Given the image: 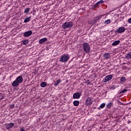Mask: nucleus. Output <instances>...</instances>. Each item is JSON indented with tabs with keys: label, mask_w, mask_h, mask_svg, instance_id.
<instances>
[{
	"label": "nucleus",
	"mask_w": 131,
	"mask_h": 131,
	"mask_svg": "<svg viewBox=\"0 0 131 131\" xmlns=\"http://www.w3.org/2000/svg\"><path fill=\"white\" fill-rule=\"evenodd\" d=\"M48 41V38L45 37V38H43L42 39H40L39 40V43L41 45V43H43V42H46V41Z\"/></svg>",
	"instance_id": "f8f14e48"
},
{
	"label": "nucleus",
	"mask_w": 131,
	"mask_h": 131,
	"mask_svg": "<svg viewBox=\"0 0 131 131\" xmlns=\"http://www.w3.org/2000/svg\"><path fill=\"white\" fill-rule=\"evenodd\" d=\"M126 59H127V60H129V59H131V52H129L127 54L125 55Z\"/></svg>",
	"instance_id": "f3484780"
},
{
	"label": "nucleus",
	"mask_w": 131,
	"mask_h": 131,
	"mask_svg": "<svg viewBox=\"0 0 131 131\" xmlns=\"http://www.w3.org/2000/svg\"><path fill=\"white\" fill-rule=\"evenodd\" d=\"M82 93L81 92H76L73 94V99H79L81 97Z\"/></svg>",
	"instance_id": "39448f33"
},
{
	"label": "nucleus",
	"mask_w": 131,
	"mask_h": 131,
	"mask_svg": "<svg viewBox=\"0 0 131 131\" xmlns=\"http://www.w3.org/2000/svg\"><path fill=\"white\" fill-rule=\"evenodd\" d=\"M105 105H106V104H105V103H102L100 105V107H98V109L99 110H100V109H103V108H104V107H105Z\"/></svg>",
	"instance_id": "6ab92c4d"
},
{
	"label": "nucleus",
	"mask_w": 131,
	"mask_h": 131,
	"mask_svg": "<svg viewBox=\"0 0 131 131\" xmlns=\"http://www.w3.org/2000/svg\"><path fill=\"white\" fill-rule=\"evenodd\" d=\"M47 82H42L41 83L40 85L41 88H46V86H47Z\"/></svg>",
	"instance_id": "aec40b11"
},
{
	"label": "nucleus",
	"mask_w": 131,
	"mask_h": 131,
	"mask_svg": "<svg viewBox=\"0 0 131 131\" xmlns=\"http://www.w3.org/2000/svg\"><path fill=\"white\" fill-rule=\"evenodd\" d=\"M112 106H113V103H112V102H110L109 103H108L106 105L107 108H111V107H112Z\"/></svg>",
	"instance_id": "4be33fe9"
},
{
	"label": "nucleus",
	"mask_w": 131,
	"mask_h": 131,
	"mask_svg": "<svg viewBox=\"0 0 131 131\" xmlns=\"http://www.w3.org/2000/svg\"><path fill=\"white\" fill-rule=\"evenodd\" d=\"M73 105L76 107H77L79 105V101L78 100H75L73 101Z\"/></svg>",
	"instance_id": "2eb2a0df"
},
{
	"label": "nucleus",
	"mask_w": 131,
	"mask_h": 131,
	"mask_svg": "<svg viewBox=\"0 0 131 131\" xmlns=\"http://www.w3.org/2000/svg\"><path fill=\"white\" fill-rule=\"evenodd\" d=\"M30 19H31V16L26 17L24 20V23H27V22H29V21H30Z\"/></svg>",
	"instance_id": "a211bd4d"
},
{
	"label": "nucleus",
	"mask_w": 131,
	"mask_h": 131,
	"mask_svg": "<svg viewBox=\"0 0 131 131\" xmlns=\"http://www.w3.org/2000/svg\"><path fill=\"white\" fill-rule=\"evenodd\" d=\"M14 123H10L9 124H5V126L6 127V129H10V128H12V127H14Z\"/></svg>",
	"instance_id": "9b49d317"
},
{
	"label": "nucleus",
	"mask_w": 131,
	"mask_h": 131,
	"mask_svg": "<svg viewBox=\"0 0 131 131\" xmlns=\"http://www.w3.org/2000/svg\"><path fill=\"white\" fill-rule=\"evenodd\" d=\"M126 92H127V90H126V89H124V90H123L122 91L120 92L119 93V94H123V93H126Z\"/></svg>",
	"instance_id": "393cba45"
},
{
	"label": "nucleus",
	"mask_w": 131,
	"mask_h": 131,
	"mask_svg": "<svg viewBox=\"0 0 131 131\" xmlns=\"http://www.w3.org/2000/svg\"><path fill=\"white\" fill-rule=\"evenodd\" d=\"M54 86H58V85H59V83L61 82V79H58L56 81H54Z\"/></svg>",
	"instance_id": "ddd939ff"
},
{
	"label": "nucleus",
	"mask_w": 131,
	"mask_h": 131,
	"mask_svg": "<svg viewBox=\"0 0 131 131\" xmlns=\"http://www.w3.org/2000/svg\"><path fill=\"white\" fill-rule=\"evenodd\" d=\"M125 80H126V79L125 78V77H122L120 79V81L121 82H124V81H125Z\"/></svg>",
	"instance_id": "a878e982"
},
{
	"label": "nucleus",
	"mask_w": 131,
	"mask_h": 131,
	"mask_svg": "<svg viewBox=\"0 0 131 131\" xmlns=\"http://www.w3.org/2000/svg\"><path fill=\"white\" fill-rule=\"evenodd\" d=\"M110 23H111V20H110V19H107L105 21V24H110Z\"/></svg>",
	"instance_id": "bb28decb"
},
{
	"label": "nucleus",
	"mask_w": 131,
	"mask_h": 131,
	"mask_svg": "<svg viewBox=\"0 0 131 131\" xmlns=\"http://www.w3.org/2000/svg\"><path fill=\"white\" fill-rule=\"evenodd\" d=\"M23 45L25 46V45H27L29 42V39H25L21 41Z\"/></svg>",
	"instance_id": "dca6fc26"
},
{
	"label": "nucleus",
	"mask_w": 131,
	"mask_h": 131,
	"mask_svg": "<svg viewBox=\"0 0 131 131\" xmlns=\"http://www.w3.org/2000/svg\"><path fill=\"white\" fill-rule=\"evenodd\" d=\"M70 56L68 54L63 55L62 57H60V61L61 63H66L68 60H69Z\"/></svg>",
	"instance_id": "20e7f679"
},
{
	"label": "nucleus",
	"mask_w": 131,
	"mask_h": 131,
	"mask_svg": "<svg viewBox=\"0 0 131 131\" xmlns=\"http://www.w3.org/2000/svg\"><path fill=\"white\" fill-rule=\"evenodd\" d=\"M95 18H96V19H97V21H99V20H100L101 18H102V15H99Z\"/></svg>",
	"instance_id": "c85d7f7f"
},
{
	"label": "nucleus",
	"mask_w": 131,
	"mask_h": 131,
	"mask_svg": "<svg viewBox=\"0 0 131 131\" xmlns=\"http://www.w3.org/2000/svg\"><path fill=\"white\" fill-rule=\"evenodd\" d=\"M10 108H15V104H11V105L9 106Z\"/></svg>",
	"instance_id": "2f4dec72"
},
{
	"label": "nucleus",
	"mask_w": 131,
	"mask_h": 131,
	"mask_svg": "<svg viewBox=\"0 0 131 131\" xmlns=\"http://www.w3.org/2000/svg\"><path fill=\"white\" fill-rule=\"evenodd\" d=\"M120 43V40L115 41L112 45L113 46H118Z\"/></svg>",
	"instance_id": "4468645a"
},
{
	"label": "nucleus",
	"mask_w": 131,
	"mask_h": 131,
	"mask_svg": "<svg viewBox=\"0 0 131 131\" xmlns=\"http://www.w3.org/2000/svg\"><path fill=\"white\" fill-rule=\"evenodd\" d=\"M115 89H116V86L115 85H113L111 88V90H115Z\"/></svg>",
	"instance_id": "7c9ffc66"
},
{
	"label": "nucleus",
	"mask_w": 131,
	"mask_h": 131,
	"mask_svg": "<svg viewBox=\"0 0 131 131\" xmlns=\"http://www.w3.org/2000/svg\"><path fill=\"white\" fill-rule=\"evenodd\" d=\"M104 3V1L101 0L100 1H98L97 3H96V5H97V6H99L100 4H102Z\"/></svg>",
	"instance_id": "b1692460"
},
{
	"label": "nucleus",
	"mask_w": 131,
	"mask_h": 131,
	"mask_svg": "<svg viewBox=\"0 0 131 131\" xmlns=\"http://www.w3.org/2000/svg\"><path fill=\"white\" fill-rule=\"evenodd\" d=\"M102 58L105 60H108V59H110V53H105L103 54Z\"/></svg>",
	"instance_id": "9d476101"
},
{
	"label": "nucleus",
	"mask_w": 131,
	"mask_h": 131,
	"mask_svg": "<svg viewBox=\"0 0 131 131\" xmlns=\"http://www.w3.org/2000/svg\"><path fill=\"white\" fill-rule=\"evenodd\" d=\"M17 123L18 124H20V123H22V119H18L17 120Z\"/></svg>",
	"instance_id": "cd10ccee"
},
{
	"label": "nucleus",
	"mask_w": 131,
	"mask_h": 131,
	"mask_svg": "<svg viewBox=\"0 0 131 131\" xmlns=\"http://www.w3.org/2000/svg\"><path fill=\"white\" fill-rule=\"evenodd\" d=\"M20 131H26V130H25V129H24V128H20Z\"/></svg>",
	"instance_id": "473e14b6"
},
{
	"label": "nucleus",
	"mask_w": 131,
	"mask_h": 131,
	"mask_svg": "<svg viewBox=\"0 0 131 131\" xmlns=\"http://www.w3.org/2000/svg\"><path fill=\"white\" fill-rule=\"evenodd\" d=\"M32 34V31L30 30L24 33L23 35L25 37H29Z\"/></svg>",
	"instance_id": "1a4fd4ad"
},
{
	"label": "nucleus",
	"mask_w": 131,
	"mask_h": 131,
	"mask_svg": "<svg viewBox=\"0 0 131 131\" xmlns=\"http://www.w3.org/2000/svg\"><path fill=\"white\" fill-rule=\"evenodd\" d=\"M97 19L96 17L94 18V19L92 20L91 21V24H92V25H94V24H96V22H97Z\"/></svg>",
	"instance_id": "412c9836"
},
{
	"label": "nucleus",
	"mask_w": 131,
	"mask_h": 131,
	"mask_svg": "<svg viewBox=\"0 0 131 131\" xmlns=\"http://www.w3.org/2000/svg\"><path fill=\"white\" fill-rule=\"evenodd\" d=\"M113 77V75H110L108 76H106L104 79H103V82H107V81H109L110 80H111Z\"/></svg>",
	"instance_id": "6e6552de"
},
{
	"label": "nucleus",
	"mask_w": 131,
	"mask_h": 131,
	"mask_svg": "<svg viewBox=\"0 0 131 131\" xmlns=\"http://www.w3.org/2000/svg\"><path fill=\"white\" fill-rule=\"evenodd\" d=\"M98 7V5H97V3H96L94 5H93L92 7V9H96Z\"/></svg>",
	"instance_id": "c756f323"
},
{
	"label": "nucleus",
	"mask_w": 131,
	"mask_h": 131,
	"mask_svg": "<svg viewBox=\"0 0 131 131\" xmlns=\"http://www.w3.org/2000/svg\"><path fill=\"white\" fill-rule=\"evenodd\" d=\"M93 102L94 101L92 100V99H91V97H88L87 99L85 101V105H87V106H89V105H92V104H93Z\"/></svg>",
	"instance_id": "0eeeda50"
},
{
	"label": "nucleus",
	"mask_w": 131,
	"mask_h": 131,
	"mask_svg": "<svg viewBox=\"0 0 131 131\" xmlns=\"http://www.w3.org/2000/svg\"><path fill=\"white\" fill-rule=\"evenodd\" d=\"M22 82H23V77L22 76H19L16 78L15 80L13 82L12 85L16 88V86L20 85V83H22Z\"/></svg>",
	"instance_id": "f257e3e1"
},
{
	"label": "nucleus",
	"mask_w": 131,
	"mask_h": 131,
	"mask_svg": "<svg viewBox=\"0 0 131 131\" xmlns=\"http://www.w3.org/2000/svg\"><path fill=\"white\" fill-rule=\"evenodd\" d=\"M82 47L84 52L86 53V54L91 52V47H90V44L88 43V42L83 43Z\"/></svg>",
	"instance_id": "7ed1b4c3"
},
{
	"label": "nucleus",
	"mask_w": 131,
	"mask_h": 131,
	"mask_svg": "<svg viewBox=\"0 0 131 131\" xmlns=\"http://www.w3.org/2000/svg\"><path fill=\"white\" fill-rule=\"evenodd\" d=\"M128 21L129 23H131V17L128 19Z\"/></svg>",
	"instance_id": "72a5a7b5"
},
{
	"label": "nucleus",
	"mask_w": 131,
	"mask_h": 131,
	"mask_svg": "<svg viewBox=\"0 0 131 131\" xmlns=\"http://www.w3.org/2000/svg\"><path fill=\"white\" fill-rule=\"evenodd\" d=\"M29 11H30V8H26L24 11L25 14H28V13L29 12Z\"/></svg>",
	"instance_id": "5701e85b"
},
{
	"label": "nucleus",
	"mask_w": 131,
	"mask_h": 131,
	"mask_svg": "<svg viewBox=\"0 0 131 131\" xmlns=\"http://www.w3.org/2000/svg\"><path fill=\"white\" fill-rule=\"evenodd\" d=\"M124 31H125V28L123 27H120L115 32V33H123Z\"/></svg>",
	"instance_id": "423d86ee"
},
{
	"label": "nucleus",
	"mask_w": 131,
	"mask_h": 131,
	"mask_svg": "<svg viewBox=\"0 0 131 131\" xmlns=\"http://www.w3.org/2000/svg\"><path fill=\"white\" fill-rule=\"evenodd\" d=\"M73 27V23L71 21L66 22L61 26L63 29H67V28H72Z\"/></svg>",
	"instance_id": "f03ea898"
}]
</instances>
